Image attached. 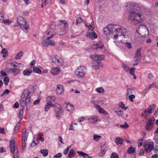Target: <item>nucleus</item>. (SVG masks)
<instances>
[{
  "label": "nucleus",
  "mask_w": 158,
  "mask_h": 158,
  "mask_svg": "<svg viewBox=\"0 0 158 158\" xmlns=\"http://www.w3.org/2000/svg\"><path fill=\"white\" fill-rule=\"evenodd\" d=\"M126 6L131 9V12L128 18L132 23L136 25L143 22L144 17L139 13L140 8L138 6L133 2H128L126 3Z\"/></svg>",
  "instance_id": "f257e3e1"
},
{
  "label": "nucleus",
  "mask_w": 158,
  "mask_h": 158,
  "mask_svg": "<svg viewBox=\"0 0 158 158\" xmlns=\"http://www.w3.org/2000/svg\"><path fill=\"white\" fill-rule=\"evenodd\" d=\"M119 28V30H118V32L114 36V40L118 43L124 44L125 43L124 34L126 33L127 31L125 28L121 26H120Z\"/></svg>",
  "instance_id": "f03ea898"
},
{
  "label": "nucleus",
  "mask_w": 158,
  "mask_h": 158,
  "mask_svg": "<svg viewBox=\"0 0 158 158\" xmlns=\"http://www.w3.org/2000/svg\"><path fill=\"white\" fill-rule=\"evenodd\" d=\"M120 25L114 24H109L104 28L103 31L104 34L106 35L112 34L114 36L118 30H119Z\"/></svg>",
  "instance_id": "7ed1b4c3"
},
{
  "label": "nucleus",
  "mask_w": 158,
  "mask_h": 158,
  "mask_svg": "<svg viewBox=\"0 0 158 158\" xmlns=\"http://www.w3.org/2000/svg\"><path fill=\"white\" fill-rule=\"evenodd\" d=\"M15 138L14 137L10 142V152L13 154L14 158H19V154L17 146L15 143Z\"/></svg>",
  "instance_id": "20e7f679"
},
{
  "label": "nucleus",
  "mask_w": 158,
  "mask_h": 158,
  "mask_svg": "<svg viewBox=\"0 0 158 158\" xmlns=\"http://www.w3.org/2000/svg\"><path fill=\"white\" fill-rule=\"evenodd\" d=\"M18 25L23 30L24 29L27 30L29 29V25L27 23V22L22 16L19 15L17 18Z\"/></svg>",
  "instance_id": "39448f33"
},
{
  "label": "nucleus",
  "mask_w": 158,
  "mask_h": 158,
  "mask_svg": "<svg viewBox=\"0 0 158 158\" xmlns=\"http://www.w3.org/2000/svg\"><path fill=\"white\" fill-rule=\"evenodd\" d=\"M27 90H24L23 94L21 96V99L20 101V104L22 107H27V108L29 107L31 104L30 99L26 97Z\"/></svg>",
  "instance_id": "423d86ee"
},
{
  "label": "nucleus",
  "mask_w": 158,
  "mask_h": 158,
  "mask_svg": "<svg viewBox=\"0 0 158 158\" xmlns=\"http://www.w3.org/2000/svg\"><path fill=\"white\" fill-rule=\"evenodd\" d=\"M55 107L54 113L56 117L58 119H59L62 117V115L64 114V111L62 110L60 105L58 103H55L53 105Z\"/></svg>",
  "instance_id": "0eeeda50"
},
{
  "label": "nucleus",
  "mask_w": 158,
  "mask_h": 158,
  "mask_svg": "<svg viewBox=\"0 0 158 158\" xmlns=\"http://www.w3.org/2000/svg\"><path fill=\"white\" fill-rule=\"evenodd\" d=\"M136 33L140 36H144L148 34V30L145 25L141 24L136 28Z\"/></svg>",
  "instance_id": "6e6552de"
},
{
  "label": "nucleus",
  "mask_w": 158,
  "mask_h": 158,
  "mask_svg": "<svg viewBox=\"0 0 158 158\" xmlns=\"http://www.w3.org/2000/svg\"><path fill=\"white\" fill-rule=\"evenodd\" d=\"M86 70V68L85 66H80L76 69L75 73L78 76L83 77L85 75Z\"/></svg>",
  "instance_id": "1a4fd4ad"
},
{
  "label": "nucleus",
  "mask_w": 158,
  "mask_h": 158,
  "mask_svg": "<svg viewBox=\"0 0 158 158\" xmlns=\"http://www.w3.org/2000/svg\"><path fill=\"white\" fill-rule=\"evenodd\" d=\"M155 120L153 117H152L148 119L145 126V129L146 130L149 131L152 129Z\"/></svg>",
  "instance_id": "9d476101"
},
{
  "label": "nucleus",
  "mask_w": 158,
  "mask_h": 158,
  "mask_svg": "<svg viewBox=\"0 0 158 158\" xmlns=\"http://www.w3.org/2000/svg\"><path fill=\"white\" fill-rule=\"evenodd\" d=\"M144 148L147 153L151 152L154 148L153 143L152 141L149 142L144 146Z\"/></svg>",
  "instance_id": "9b49d317"
},
{
  "label": "nucleus",
  "mask_w": 158,
  "mask_h": 158,
  "mask_svg": "<svg viewBox=\"0 0 158 158\" xmlns=\"http://www.w3.org/2000/svg\"><path fill=\"white\" fill-rule=\"evenodd\" d=\"M92 64L94 69H98L100 66L102 67L103 66L100 60H93Z\"/></svg>",
  "instance_id": "f8f14e48"
},
{
  "label": "nucleus",
  "mask_w": 158,
  "mask_h": 158,
  "mask_svg": "<svg viewBox=\"0 0 158 158\" xmlns=\"http://www.w3.org/2000/svg\"><path fill=\"white\" fill-rule=\"evenodd\" d=\"M42 44L44 47H48V45L54 46L55 45V43L54 41L52 40H44L42 42Z\"/></svg>",
  "instance_id": "ddd939ff"
},
{
  "label": "nucleus",
  "mask_w": 158,
  "mask_h": 158,
  "mask_svg": "<svg viewBox=\"0 0 158 158\" xmlns=\"http://www.w3.org/2000/svg\"><path fill=\"white\" fill-rule=\"evenodd\" d=\"M64 92V87L60 84H57L56 89V93L57 95H60Z\"/></svg>",
  "instance_id": "4468645a"
},
{
  "label": "nucleus",
  "mask_w": 158,
  "mask_h": 158,
  "mask_svg": "<svg viewBox=\"0 0 158 158\" xmlns=\"http://www.w3.org/2000/svg\"><path fill=\"white\" fill-rule=\"evenodd\" d=\"M156 105L155 104H153L149 106L147 109L144 110V113L146 114L147 113L151 114L152 111H153L156 108Z\"/></svg>",
  "instance_id": "2eb2a0df"
},
{
  "label": "nucleus",
  "mask_w": 158,
  "mask_h": 158,
  "mask_svg": "<svg viewBox=\"0 0 158 158\" xmlns=\"http://www.w3.org/2000/svg\"><path fill=\"white\" fill-rule=\"evenodd\" d=\"M90 58L94 59H104L105 58L104 55H99L97 54L91 55Z\"/></svg>",
  "instance_id": "dca6fc26"
},
{
  "label": "nucleus",
  "mask_w": 158,
  "mask_h": 158,
  "mask_svg": "<svg viewBox=\"0 0 158 158\" xmlns=\"http://www.w3.org/2000/svg\"><path fill=\"white\" fill-rule=\"evenodd\" d=\"M61 71L60 68L56 67L52 68L51 70V73L53 75H57Z\"/></svg>",
  "instance_id": "f3484780"
},
{
  "label": "nucleus",
  "mask_w": 158,
  "mask_h": 158,
  "mask_svg": "<svg viewBox=\"0 0 158 158\" xmlns=\"http://www.w3.org/2000/svg\"><path fill=\"white\" fill-rule=\"evenodd\" d=\"M96 108L98 110L99 113L101 114H104L105 115H107L109 114L108 113L106 112L104 109L101 108L99 106L96 105L95 106Z\"/></svg>",
  "instance_id": "a211bd4d"
},
{
  "label": "nucleus",
  "mask_w": 158,
  "mask_h": 158,
  "mask_svg": "<svg viewBox=\"0 0 158 158\" xmlns=\"http://www.w3.org/2000/svg\"><path fill=\"white\" fill-rule=\"evenodd\" d=\"M87 119L91 123H94L98 121V118L97 116H92L88 118Z\"/></svg>",
  "instance_id": "6ab92c4d"
},
{
  "label": "nucleus",
  "mask_w": 158,
  "mask_h": 158,
  "mask_svg": "<svg viewBox=\"0 0 158 158\" xmlns=\"http://www.w3.org/2000/svg\"><path fill=\"white\" fill-rule=\"evenodd\" d=\"M8 72L9 73H13L14 75H16L19 73V71L17 69L15 68L12 69L11 68H9Z\"/></svg>",
  "instance_id": "aec40b11"
},
{
  "label": "nucleus",
  "mask_w": 158,
  "mask_h": 158,
  "mask_svg": "<svg viewBox=\"0 0 158 158\" xmlns=\"http://www.w3.org/2000/svg\"><path fill=\"white\" fill-rule=\"evenodd\" d=\"M6 66L9 68H11L15 67L16 65L12 61V60H8L7 61Z\"/></svg>",
  "instance_id": "412c9836"
},
{
  "label": "nucleus",
  "mask_w": 158,
  "mask_h": 158,
  "mask_svg": "<svg viewBox=\"0 0 158 158\" xmlns=\"http://www.w3.org/2000/svg\"><path fill=\"white\" fill-rule=\"evenodd\" d=\"M141 48L138 49L136 50L135 55V58H136L138 59H141Z\"/></svg>",
  "instance_id": "4be33fe9"
},
{
  "label": "nucleus",
  "mask_w": 158,
  "mask_h": 158,
  "mask_svg": "<svg viewBox=\"0 0 158 158\" xmlns=\"http://www.w3.org/2000/svg\"><path fill=\"white\" fill-rule=\"evenodd\" d=\"M153 87H155L156 89H158V84L156 82H154L151 85L148 86V87H147L146 89L147 90H149L151 89Z\"/></svg>",
  "instance_id": "5701e85b"
},
{
  "label": "nucleus",
  "mask_w": 158,
  "mask_h": 158,
  "mask_svg": "<svg viewBox=\"0 0 158 158\" xmlns=\"http://www.w3.org/2000/svg\"><path fill=\"white\" fill-rule=\"evenodd\" d=\"M53 105H54V104H52L51 101H48L46 104L45 106V110L46 111H48L52 106H53Z\"/></svg>",
  "instance_id": "b1692460"
},
{
  "label": "nucleus",
  "mask_w": 158,
  "mask_h": 158,
  "mask_svg": "<svg viewBox=\"0 0 158 158\" xmlns=\"http://www.w3.org/2000/svg\"><path fill=\"white\" fill-rule=\"evenodd\" d=\"M28 136V133L27 132L26 129H24V131L22 134V140H27V139Z\"/></svg>",
  "instance_id": "393cba45"
},
{
  "label": "nucleus",
  "mask_w": 158,
  "mask_h": 158,
  "mask_svg": "<svg viewBox=\"0 0 158 158\" xmlns=\"http://www.w3.org/2000/svg\"><path fill=\"white\" fill-rule=\"evenodd\" d=\"M115 142L117 145L120 146L123 144V140L122 138L118 137L115 139Z\"/></svg>",
  "instance_id": "a878e982"
},
{
  "label": "nucleus",
  "mask_w": 158,
  "mask_h": 158,
  "mask_svg": "<svg viewBox=\"0 0 158 158\" xmlns=\"http://www.w3.org/2000/svg\"><path fill=\"white\" fill-rule=\"evenodd\" d=\"M122 67L125 71L127 72H128L130 69V66L129 65L126 64L125 63H122Z\"/></svg>",
  "instance_id": "bb28decb"
},
{
  "label": "nucleus",
  "mask_w": 158,
  "mask_h": 158,
  "mask_svg": "<svg viewBox=\"0 0 158 158\" xmlns=\"http://www.w3.org/2000/svg\"><path fill=\"white\" fill-rule=\"evenodd\" d=\"M33 70L30 69H28L23 71V74L25 76H29L32 72Z\"/></svg>",
  "instance_id": "cd10ccee"
},
{
  "label": "nucleus",
  "mask_w": 158,
  "mask_h": 158,
  "mask_svg": "<svg viewBox=\"0 0 158 158\" xmlns=\"http://www.w3.org/2000/svg\"><path fill=\"white\" fill-rule=\"evenodd\" d=\"M67 110L70 112H72L74 110V107L73 105L68 104L66 106Z\"/></svg>",
  "instance_id": "c85d7f7f"
},
{
  "label": "nucleus",
  "mask_w": 158,
  "mask_h": 158,
  "mask_svg": "<svg viewBox=\"0 0 158 158\" xmlns=\"http://www.w3.org/2000/svg\"><path fill=\"white\" fill-rule=\"evenodd\" d=\"M124 40L125 43L127 42H132V39L131 38L127 35L124 34Z\"/></svg>",
  "instance_id": "c756f323"
},
{
  "label": "nucleus",
  "mask_w": 158,
  "mask_h": 158,
  "mask_svg": "<svg viewBox=\"0 0 158 158\" xmlns=\"http://www.w3.org/2000/svg\"><path fill=\"white\" fill-rule=\"evenodd\" d=\"M20 122H18L16 124L14 128V134H17L18 132L19 129V128L20 126Z\"/></svg>",
  "instance_id": "7c9ffc66"
},
{
  "label": "nucleus",
  "mask_w": 158,
  "mask_h": 158,
  "mask_svg": "<svg viewBox=\"0 0 158 158\" xmlns=\"http://www.w3.org/2000/svg\"><path fill=\"white\" fill-rule=\"evenodd\" d=\"M24 90H27L26 94V97L27 98H28L30 99V98L33 94V92L32 91H30L27 89H25Z\"/></svg>",
  "instance_id": "2f4dec72"
},
{
  "label": "nucleus",
  "mask_w": 158,
  "mask_h": 158,
  "mask_svg": "<svg viewBox=\"0 0 158 158\" xmlns=\"http://www.w3.org/2000/svg\"><path fill=\"white\" fill-rule=\"evenodd\" d=\"M23 113H24V110H23V109H21L19 111V114H18V116L20 119V120L19 122L20 123L21 121L23 119Z\"/></svg>",
  "instance_id": "473e14b6"
},
{
  "label": "nucleus",
  "mask_w": 158,
  "mask_h": 158,
  "mask_svg": "<svg viewBox=\"0 0 158 158\" xmlns=\"http://www.w3.org/2000/svg\"><path fill=\"white\" fill-rule=\"evenodd\" d=\"M46 100L47 101H51L52 102H54L56 100V98L54 96H49L46 98Z\"/></svg>",
  "instance_id": "72a5a7b5"
},
{
  "label": "nucleus",
  "mask_w": 158,
  "mask_h": 158,
  "mask_svg": "<svg viewBox=\"0 0 158 158\" xmlns=\"http://www.w3.org/2000/svg\"><path fill=\"white\" fill-rule=\"evenodd\" d=\"M23 52L21 51L18 53L15 56V59H20L22 57L23 55Z\"/></svg>",
  "instance_id": "f704fd0d"
},
{
  "label": "nucleus",
  "mask_w": 158,
  "mask_h": 158,
  "mask_svg": "<svg viewBox=\"0 0 158 158\" xmlns=\"http://www.w3.org/2000/svg\"><path fill=\"white\" fill-rule=\"evenodd\" d=\"M77 153L84 158H86L87 157L88 158L89 157V156L87 154L83 152H82L77 151Z\"/></svg>",
  "instance_id": "c9c22d12"
},
{
  "label": "nucleus",
  "mask_w": 158,
  "mask_h": 158,
  "mask_svg": "<svg viewBox=\"0 0 158 158\" xmlns=\"http://www.w3.org/2000/svg\"><path fill=\"white\" fill-rule=\"evenodd\" d=\"M118 106L119 107H121L123 110H126L128 108L127 107L125 106V104L122 102H120L118 104Z\"/></svg>",
  "instance_id": "e433bc0d"
},
{
  "label": "nucleus",
  "mask_w": 158,
  "mask_h": 158,
  "mask_svg": "<svg viewBox=\"0 0 158 158\" xmlns=\"http://www.w3.org/2000/svg\"><path fill=\"white\" fill-rule=\"evenodd\" d=\"M75 153L74 152V149H71L69 152V153L68 155V157L71 158L73 156L75 155Z\"/></svg>",
  "instance_id": "4c0bfd02"
},
{
  "label": "nucleus",
  "mask_w": 158,
  "mask_h": 158,
  "mask_svg": "<svg viewBox=\"0 0 158 158\" xmlns=\"http://www.w3.org/2000/svg\"><path fill=\"white\" fill-rule=\"evenodd\" d=\"M40 152L43 154L44 156L46 157L48 154V150L46 149H43L40 151Z\"/></svg>",
  "instance_id": "58836bf2"
},
{
  "label": "nucleus",
  "mask_w": 158,
  "mask_h": 158,
  "mask_svg": "<svg viewBox=\"0 0 158 158\" xmlns=\"http://www.w3.org/2000/svg\"><path fill=\"white\" fill-rule=\"evenodd\" d=\"M59 21L62 23L60 25L64 26V27L66 28L68 27V23L65 20H60Z\"/></svg>",
  "instance_id": "ea45409f"
},
{
  "label": "nucleus",
  "mask_w": 158,
  "mask_h": 158,
  "mask_svg": "<svg viewBox=\"0 0 158 158\" xmlns=\"http://www.w3.org/2000/svg\"><path fill=\"white\" fill-rule=\"evenodd\" d=\"M96 91L99 93H102L104 92V89L102 87H100L97 88L96 89Z\"/></svg>",
  "instance_id": "a19ab883"
},
{
  "label": "nucleus",
  "mask_w": 158,
  "mask_h": 158,
  "mask_svg": "<svg viewBox=\"0 0 158 158\" xmlns=\"http://www.w3.org/2000/svg\"><path fill=\"white\" fill-rule=\"evenodd\" d=\"M2 54H3L2 56L3 58L6 57V55H8V52L7 50L5 48L3 49L1 52Z\"/></svg>",
  "instance_id": "79ce46f5"
},
{
  "label": "nucleus",
  "mask_w": 158,
  "mask_h": 158,
  "mask_svg": "<svg viewBox=\"0 0 158 158\" xmlns=\"http://www.w3.org/2000/svg\"><path fill=\"white\" fill-rule=\"evenodd\" d=\"M97 45V46L98 49H102L104 48L103 44L101 42H98V43H96Z\"/></svg>",
  "instance_id": "37998d69"
},
{
  "label": "nucleus",
  "mask_w": 158,
  "mask_h": 158,
  "mask_svg": "<svg viewBox=\"0 0 158 158\" xmlns=\"http://www.w3.org/2000/svg\"><path fill=\"white\" fill-rule=\"evenodd\" d=\"M33 71L35 73L38 74H40L41 72V70L39 68L37 67H34L33 68Z\"/></svg>",
  "instance_id": "c03bdc74"
},
{
  "label": "nucleus",
  "mask_w": 158,
  "mask_h": 158,
  "mask_svg": "<svg viewBox=\"0 0 158 158\" xmlns=\"http://www.w3.org/2000/svg\"><path fill=\"white\" fill-rule=\"evenodd\" d=\"M143 139L142 138H141L138 140V147L139 148H140V147L142 146L143 143Z\"/></svg>",
  "instance_id": "a18cd8bd"
},
{
  "label": "nucleus",
  "mask_w": 158,
  "mask_h": 158,
  "mask_svg": "<svg viewBox=\"0 0 158 158\" xmlns=\"http://www.w3.org/2000/svg\"><path fill=\"white\" fill-rule=\"evenodd\" d=\"M3 81L4 84L5 85H8V83L9 81V79L8 77L7 76L4 77V78Z\"/></svg>",
  "instance_id": "49530a36"
},
{
  "label": "nucleus",
  "mask_w": 158,
  "mask_h": 158,
  "mask_svg": "<svg viewBox=\"0 0 158 158\" xmlns=\"http://www.w3.org/2000/svg\"><path fill=\"white\" fill-rule=\"evenodd\" d=\"M135 151V149L133 147H130L127 150V153L128 154L133 153Z\"/></svg>",
  "instance_id": "de8ad7c7"
},
{
  "label": "nucleus",
  "mask_w": 158,
  "mask_h": 158,
  "mask_svg": "<svg viewBox=\"0 0 158 158\" xmlns=\"http://www.w3.org/2000/svg\"><path fill=\"white\" fill-rule=\"evenodd\" d=\"M101 138V136L98 135H95L94 136L93 139L95 141H98Z\"/></svg>",
  "instance_id": "09e8293b"
},
{
  "label": "nucleus",
  "mask_w": 158,
  "mask_h": 158,
  "mask_svg": "<svg viewBox=\"0 0 158 158\" xmlns=\"http://www.w3.org/2000/svg\"><path fill=\"white\" fill-rule=\"evenodd\" d=\"M135 68L134 67L131 68L129 69V73L131 75H134L135 73Z\"/></svg>",
  "instance_id": "8fccbe9b"
},
{
  "label": "nucleus",
  "mask_w": 158,
  "mask_h": 158,
  "mask_svg": "<svg viewBox=\"0 0 158 158\" xmlns=\"http://www.w3.org/2000/svg\"><path fill=\"white\" fill-rule=\"evenodd\" d=\"M10 93V91L9 90H8V89H6L5 90H4L3 93L1 94V97H3L6 94H8Z\"/></svg>",
  "instance_id": "3c124183"
},
{
  "label": "nucleus",
  "mask_w": 158,
  "mask_h": 158,
  "mask_svg": "<svg viewBox=\"0 0 158 158\" xmlns=\"http://www.w3.org/2000/svg\"><path fill=\"white\" fill-rule=\"evenodd\" d=\"M93 31H90L89 32H88L86 34V36L89 38H92V33Z\"/></svg>",
  "instance_id": "603ef678"
},
{
  "label": "nucleus",
  "mask_w": 158,
  "mask_h": 158,
  "mask_svg": "<svg viewBox=\"0 0 158 158\" xmlns=\"http://www.w3.org/2000/svg\"><path fill=\"white\" fill-rule=\"evenodd\" d=\"M83 21V19L80 17H78L76 21V24L77 25L79 23H80Z\"/></svg>",
  "instance_id": "864d4df0"
},
{
  "label": "nucleus",
  "mask_w": 158,
  "mask_h": 158,
  "mask_svg": "<svg viewBox=\"0 0 158 158\" xmlns=\"http://www.w3.org/2000/svg\"><path fill=\"white\" fill-rule=\"evenodd\" d=\"M58 63L59 66L62 65L64 64V61L63 60H55Z\"/></svg>",
  "instance_id": "5fc2aeb1"
},
{
  "label": "nucleus",
  "mask_w": 158,
  "mask_h": 158,
  "mask_svg": "<svg viewBox=\"0 0 158 158\" xmlns=\"http://www.w3.org/2000/svg\"><path fill=\"white\" fill-rule=\"evenodd\" d=\"M131 42H127L124 43L125 46L128 48L131 49L132 48V46L131 44Z\"/></svg>",
  "instance_id": "6e6d98bb"
},
{
  "label": "nucleus",
  "mask_w": 158,
  "mask_h": 158,
  "mask_svg": "<svg viewBox=\"0 0 158 158\" xmlns=\"http://www.w3.org/2000/svg\"><path fill=\"white\" fill-rule=\"evenodd\" d=\"M133 90L132 88H128L127 89V95H129L130 94H132V91Z\"/></svg>",
  "instance_id": "4d7b16f0"
},
{
  "label": "nucleus",
  "mask_w": 158,
  "mask_h": 158,
  "mask_svg": "<svg viewBox=\"0 0 158 158\" xmlns=\"http://www.w3.org/2000/svg\"><path fill=\"white\" fill-rule=\"evenodd\" d=\"M22 140V149L24 151L25 148L26 141L25 140Z\"/></svg>",
  "instance_id": "13d9d810"
},
{
  "label": "nucleus",
  "mask_w": 158,
  "mask_h": 158,
  "mask_svg": "<svg viewBox=\"0 0 158 158\" xmlns=\"http://www.w3.org/2000/svg\"><path fill=\"white\" fill-rule=\"evenodd\" d=\"M3 22V23L6 25H9L11 22L10 20H5Z\"/></svg>",
  "instance_id": "bf43d9fd"
},
{
  "label": "nucleus",
  "mask_w": 158,
  "mask_h": 158,
  "mask_svg": "<svg viewBox=\"0 0 158 158\" xmlns=\"http://www.w3.org/2000/svg\"><path fill=\"white\" fill-rule=\"evenodd\" d=\"M128 98L131 102H133V99L135 98V96L134 94L130 95L129 96Z\"/></svg>",
  "instance_id": "052dcab7"
},
{
  "label": "nucleus",
  "mask_w": 158,
  "mask_h": 158,
  "mask_svg": "<svg viewBox=\"0 0 158 158\" xmlns=\"http://www.w3.org/2000/svg\"><path fill=\"white\" fill-rule=\"evenodd\" d=\"M120 127L124 129L127 128L129 126L128 125L127 123L126 122L125 123L124 125H121L120 126Z\"/></svg>",
  "instance_id": "680f3d73"
},
{
  "label": "nucleus",
  "mask_w": 158,
  "mask_h": 158,
  "mask_svg": "<svg viewBox=\"0 0 158 158\" xmlns=\"http://www.w3.org/2000/svg\"><path fill=\"white\" fill-rule=\"evenodd\" d=\"M70 147V146H69L67 147V148L65 149H64V155H66L69 150V148Z\"/></svg>",
  "instance_id": "e2e57ef3"
},
{
  "label": "nucleus",
  "mask_w": 158,
  "mask_h": 158,
  "mask_svg": "<svg viewBox=\"0 0 158 158\" xmlns=\"http://www.w3.org/2000/svg\"><path fill=\"white\" fill-rule=\"evenodd\" d=\"M110 158H118V156L116 154L113 153L110 155Z\"/></svg>",
  "instance_id": "0e129e2a"
},
{
  "label": "nucleus",
  "mask_w": 158,
  "mask_h": 158,
  "mask_svg": "<svg viewBox=\"0 0 158 158\" xmlns=\"http://www.w3.org/2000/svg\"><path fill=\"white\" fill-rule=\"evenodd\" d=\"M51 2V0H42V2L44 4L45 6L47 4Z\"/></svg>",
  "instance_id": "69168bd1"
},
{
  "label": "nucleus",
  "mask_w": 158,
  "mask_h": 158,
  "mask_svg": "<svg viewBox=\"0 0 158 158\" xmlns=\"http://www.w3.org/2000/svg\"><path fill=\"white\" fill-rule=\"evenodd\" d=\"M115 111L116 112L119 116H122L123 115V112L121 110L118 111L115 110Z\"/></svg>",
  "instance_id": "338daca9"
},
{
  "label": "nucleus",
  "mask_w": 158,
  "mask_h": 158,
  "mask_svg": "<svg viewBox=\"0 0 158 158\" xmlns=\"http://www.w3.org/2000/svg\"><path fill=\"white\" fill-rule=\"evenodd\" d=\"M154 76L151 73H148V78L149 80L152 79Z\"/></svg>",
  "instance_id": "774afa93"
}]
</instances>
